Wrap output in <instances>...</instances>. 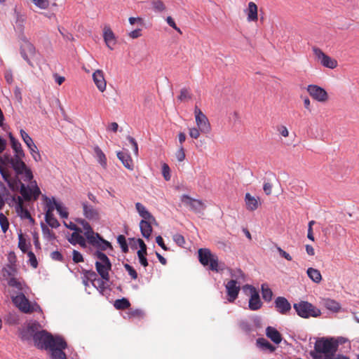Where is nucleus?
Segmentation results:
<instances>
[{"mask_svg":"<svg viewBox=\"0 0 359 359\" xmlns=\"http://www.w3.org/2000/svg\"><path fill=\"white\" fill-rule=\"evenodd\" d=\"M175 157L179 162H182L185 158V152L182 145H180L175 153Z\"/></svg>","mask_w":359,"mask_h":359,"instance_id":"052dcab7","label":"nucleus"},{"mask_svg":"<svg viewBox=\"0 0 359 359\" xmlns=\"http://www.w3.org/2000/svg\"><path fill=\"white\" fill-rule=\"evenodd\" d=\"M128 315L130 318H142L144 316V312L140 309L130 310Z\"/></svg>","mask_w":359,"mask_h":359,"instance_id":"3c124183","label":"nucleus"},{"mask_svg":"<svg viewBox=\"0 0 359 359\" xmlns=\"http://www.w3.org/2000/svg\"><path fill=\"white\" fill-rule=\"evenodd\" d=\"M173 241L179 245L182 246L185 243V240L183 236L177 233L173 236Z\"/></svg>","mask_w":359,"mask_h":359,"instance_id":"69168bd1","label":"nucleus"},{"mask_svg":"<svg viewBox=\"0 0 359 359\" xmlns=\"http://www.w3.org/2000/svg\"><path fill=\"white\" fill-rule=\"evenodd\" d=\"M78 222L82 225L83 230L85 231L84 234L88 241L89 243L91 245H95L97 243V239L100 238V235L98 233H95L92 227L83 219H80L78 220Z\"/></svg>","mask_w":359,"mask_h":359,"instance_id":"f3484780","label":"nucleus"},{"mask_svg":"<svg viewBox=\"0 0 359 359\" xmlns=\"http://www.w3.org/2000/svg\"><path fill=\"white\" fill-rule=\"evenodd\" d=\"M308 276L316 283H319L322 280V276L319 270L310 267L307 269Z\"/></svg>","mask_w":359,"mask_h":359,"instance_id":"72a5a7b5","label":"nucleus"},{"mask_svg":"<svg viewBox=\"0 0 359 359\" xmlns=\"http://www.w3.org/2000/svg\"><path fill=\"white\" fill-rule=\"evenodd\" d=\"M124 268L128 272L132 279L136 280L137 278V273L132 266L128 264H124Z\"/></svg>","mask_w":359,"mask_h":359,"instance_id":"4d7b16f0","label":"nucleus"},{"mask_svg":"<svg viewBox=\"0 0 359 359\" xmlns=\"http://www.w3.org/2000/svg\"><path fill=\"white\" fill-rule=\"evenodd\" d=\"M275 306L278 312L285 315L291 310V304L287 299L283 297H278L275 300Z\"/></svg>","mask_w":359,"mask_h":359,"instance_id":"5701e85b","label":"nucleus"},{"mask_svg":"<svg viewBox=\"0 0 359 359\" xmlns=\"http://www.w3.org/2000/svg\"><path fill=\"white\" fill-rule=\"evenodd\" d=\"M135 208L139 215L143 219H148L149 221H155L154 217L147 210L144 205L140 203H136Z\"/></svg>","mask_w":359,"mask_h":359,"instance_id":"7c9ffc66","label":"nucleus"},{"mask_svg":"<svg viewBox=\"0 0 359 359\" xmlns=\"http://www.w3.org/2000/svg\"><path fill=\"white\" fill-rule=\"evenodd\" d=\"M243 289H248L250 290V298L249 299V309L252 311H257L262 306V303L260 300L259 294L256 289L249 285L244 286Z\"/></svg>","mask_w":359,"mask_h":359,"instance_id":"2eb2a0df","label":"nucleus"},{"mask_svg":"<svg viewBox=\"0 0 359 359\" xmlns=\"http://www.w3.org/2000/svg\"><path fill=\"white\" fill-rule=\"evenodd\" d=\"M28 149H29L30 154L35 161L39 162L41 161V156L35 144H34V147H29Z\"/></svg>","mask_w":359,"mask_h":359,"instance_id":"a18cd8bd","label":"nucleus"},{"mask_svg":"<svg viewBox=\"0 0 359 359\" xmlns=\"http://www.w3.org/2000/svg\"><path fill=\"white\" fill-rule=\"evenodd\" d=\"M93 150L97 161L102 168H105L107 164L105 154L98 146H95Z\"/></svg>","mask_w":359,"mask_h":359,"instance_id":"473e14b6","label":"nucleus"},{"mask_svg":"<svg viewBox=\"0 0 359 359\" xmlns=\"http://www.w3.org/2000/svg\"><path fill=\"white\" fill-rule=\"evenodd\" d=\"M266 336L275 344H278L282 341V337L280 332L273 327H268L266 330Z\"/></svg>","mask_w":359,"mask_h":359,"instance_id":"c85d7f7f","label":"nucleus"},{"mask_svg":"<svg viewBox=\"0 0 359 359\" xmlns=\"http://www.w3.org/2000/svg\"><path fill=\"white\" fill-rule=\"evenodd\" d=\"M12 301L13 304L25 313H32L41 310L40 306L37 304H32L22 293L13 297Z\"/></svg>","mask_w":359,"mask_h":359,"instance_id":"0eeeda50","label":"nucleus"},{"mask_svg":"<svg viewBox=\"0 0 359 359\" xmlns=\"http://www.w3.org/2000/svg\"><path fill=\"white\" fill-rule=\"evenodd\" d=\"M4 161L0 162V173L5 180V182L10 183L11 181V176L9 170L4 166Z\"/></svg>","mask_w":359,"mask_h":359,"instance_id":"58836bf2","label":"nucleus"},{"mask_svg":"<svg viewBox=\"0 0 359 359\" xmlns=\"http://www.w3.org/2000/svg\"><path fill=\"white\" fill-rule=\"evenodd\" d=\"M23 158L13 156V157L8 158V162L17 175H20L24 181L29 182L33 179L32 172L23 161Z\"/></svg>","mask_w":359,"mask_h":359,"instance_id":"20e7f679","label":"nucleus"},{"mask_svg":"<svg viewBox=\"0 0 359 359\" xmlns=\"http://www.w3.org/2000/svg\"><path fill=\"white\" fill-rule=\"evenodd\" d=\"M258 8L255 3L250 1L247 9L245 11L247 14V19L249 22H256L258 20Z\"/></svg>","mask_w":359,"mask_h":359,"instance_id":"a878e982","label":"nucleus"},{"mask_svg":"<svg viewBox=\"0 0 359 359\" xmlns=\"http://www.w3.org/2000/svg\"><path fill=\"white\" fill-rule=\"evenodd\" d=\"M103 37L107 46L111 49H114V46L116 43L115 35L110 27H104Z\"/></svg>","mask_w":359,"mask_h":359,"instance_id":"393cba45","label":"nucleus"},{"mask_svg":"<svg viewBox=\"0 0 359 359\" xmlns=\"http://www.w3.org/2000/svg\"><path fill=\"white\" fill-rule=\"evenodd\" d=\"M257 345L264 349H268L270 352H273L276 349L271 344H270L266 339L264 338L258 339L257 341Z\"/></svg>","mask_w":359,"mask_h":359,"instance_id":"4c0bfd02","label":"nucleus"},{"mask_svg":"<svg viewBox=\"0 0 359 359\" xmlns=\"http://www.w3.org/2000/svg\"><path fill=\"white\" fill-rule=\"evenodd\" d=\"M25 21V17L23 15L20 14L19 13H16V21L15 23L17 26L20 27L21 29L23 28V24Z\"/></svg>","mask_w":359,"mask_h":359,"instance_id":"0e129e2a","label":"nucleus"},{"mask_svg":"<svg viewBox=\"0 0 359 359\" xmlns=\"http://www.w3.org/2000/svg\"><path fill=\"white\" fill-rule=\"evenodd\" d=\"M150 3L156 12H163L166 9L165 5L161 0H151Z\"/></svg>","mask_w":359,"mask_h":359,"instance_id":"ea45409f","label":"nucleus"},{"mask_svg":"<svg viewBox=\"0 0 359 359\" xmlns=\"http://www.w3.org/2000/svg\"><path fill=\"white\" fill-rule=\"evenodd\" d=\"M54 206L52 204L51 200L47 202V210L45 214V220L47 224L52 228H57L60 223L53 215Z\"/></svg>","mask_w":359,"mask_h":359,"instance_id":"6ab92c4d","label":"nucleus"},{"mask_svg":"<svg viewBox=\"0 0 359 359\" xmlns=\"http://www.w3.org/2000/svg\"><path fill=\"white\" fill-rule=\"evenodd\" d=\"M95 255L100 260L99 262L97 261L95 262V268L97 273L102 279L105 280L106 281H109V271L111 270V264L109 261V259L104 253L102 252L97 251L95 253Z\"/></svg>","mask_w":359,"mask_h":359,"instance_id":"423d86ee","label":"nucleus"},{"mask_svg":"<svg viewBox=\"0 0 359 359\" xmlns=\"http://www.w3.org/2000/svg\"><path fill=\"white\" fill-rule=\"evenodd\" d=\"M227 293V299L229 302H233L238 297L241 290L240 283L236 280H230L225 284Z\"/></svg>","mask_w":359,"mask_h":359,"instance_id":"dca6fc26","label":"nucleus"},{"mask_svg":"<svg viewBox=\"0 0 359 359\" xmlns=\"http://www.w3.org/2000/svg\"><path fill=\"white\" fill-rule=\"evenodd\" d=\"M293 307L297 315L303 318H309L310 317L316 318L321 314L320 309L308 302L302 301L299 303H296L294 304Z\"/></svg>","mask_w":359,"mask_h":359,"instance_id":"39448f33","label":"nucleus"},{"mask_svg":"<svg viewBox=\"0 0 359 359\" xmlns=\"http://www.w3.org/2000/svg\"><path fill=\"white\" fill-rule=\"evenodd\" d=\"M201 133V130L198 127H193L189 129V136L193 139H198L200 137Z\"/></svg>","mask_w":359,"mask_h":359,"instance_id":"bf43d9fd","label":"nucleus"},{"mask_svg":"<svg viewBox=\"0 0 359 359\" xmlns=\"http://www.w3.org/2000/svg\"><path fill=\"white\" fill-rule=\"evenodd\" d=\"M67 347V342L65 341V344L60 346L57 343H55L53 347L48 350L50 351L51 359H67V355L63 351Z\"/></svg>","mask_w":359,"mask_h":359,"instance_id":"4be33fe9","label":"nucleus"},{"mask_svg":"<svg viewBox=\"0 0 359 359\" xmlns=\"http://www.w3.org/2000/svg\"><path fill=\"white\" fill-rule=\"evenodd\" d=\"M192 94L188 88H184L180 90V95L177 97V99L180 102H186L191 100Z\"/></svg>","mask_w":359,"mask_h":359,"instance_id":"e433bc0d","label":"nucleus"},{"mask_svg":"<svg viewBox=\"0 0 359 359\" xmlns=\"http://www.w3.org/2000/svg\"><path fill=\"white\" fill-rule=\"evenodd\" d=\"M231 276L233 278V280H236L237 282L240 279L244 280V273L241 269L231 270Z\"/></svg>","mask_w":359,"mask_h":359,"instance_id":"603ef678","label":"nucleus"},{"mask_svg":"<svg viewBox=\"0 0 359 359\" xmlns=\"http://www.w3.org/2000/svg\"><path fill=\"white\" fill-rule=\"evenodd\" d=\"M8 137L11 141V147L15 153L14 156L25 157V154L20 142L14 137L11 133L8 134Z\"/></svg>","mask_w":359,"mask_h":359,"instance_id":"bb28decb","label":"nucleus"},{"mask_svg":"<svg viewBox=\"0 0 359 359\" xmlns=\"http://www.w3.org/2000/svg\"><path fill=\"white\" fill-rule=\"evenodd\" d=\"M114 306L118 310H124L130 306V303L128 299L123 297L115 300Z\"/></svg>","mask_w":359,"mask_h":359,"instance_id":"f704fd0d","label":"nucleus"},{"mask_svg":"<svg viewBox=\"0 0 359 359\" xmlns=\"http://www.w3.org/2000/svg\"><path fill=\"white\" fill-rule=\"evenodd\" d=\"M151 222L152 221H149L148 219H142L140 222L141 233L146 238H149L152 232Z\"/></svg>","mask_w":359,"mask_h":359,"instance_id":"c756f323","label":"nucleus"},{"mask_svg":"<svg viewBox=\"0 0 359 359\" xmlns=\"http://www.w3.org/2000/svg\"><path fill=\"white\" fill-rule=\"evenodd\" d=\"M72 260L74 263H79L83 262V255L77 250H74L72 252Z\"/></svg>","mask_w":359,"mask_h":359,"instance_id":"680f3d73","label":"nucleus"},{"mask_svg":"<svg viewBox=\"0 0 359 359\" xmlns=\"http://www.w3.org/2000/svg\"><path fill=\"white\" fill-rule=\"evenodd\" d=\"M262 297L263 299L266 301L269 302L272 299L273 292L268 287L267 285H262Z\"/></svg>","mask_w":359,"mask_h":359,"instance_id":"a19ab883","label":"nucleus"},{"mask_svg":"<svg viewBox=\"0 0 359 359\" xmlns=\"http://www.w3.org/2000/svg\"><path fill=\"white\" fill-rule=\"evenodd\" d=\"M306 90L313 100L319 102L324 103L329 100L327 91L318 85L310 84L307 86Z\"/></svg>","mask_w":359,"mask_h":359,"instance_id":"f8f14e48","label":"nucleus"},{"mask_svg":"<svg viewBox=\"0 0 359 359\" xmlns=\"http://www.w3.org/2000/svg\"><path fill=\"white\" fill-rule=\"evenodd\" d=\"M194 116L196 124L201 129V133H210L212 130L210 121L206 115L203 113L197 105L194 107Z\"/></svg>","mask_w":359,"mask_h":359,"instance_id":"1a4fd4ad","label":"nucleus"},{"mask_svg":"<svg viewBox=\"0 0 359 359\" xmlns=\"http://www.w3.org/2000/svg\"><path fill=\"white\" fill-rule=\"evenodd\" d=\"M32 2L37 7L41 9H46L49 6L48 0H31Z\"/></svg>","mask_w":359,"mask_h":359,"instance_id":"6e6d98bb","label":"nucleus"},{"mask_svg":"<svg viewBox=\"0 0 359 359\" xmlns=\"http://www.w3.org/2000/svg\"><path fill=\"white\" fill-rule=\"evenodd\" d=\"M245 203L247 210L250 211H255L261 205L259 197H255L250 193H246L245 196Z\"/></svg>","mask_w":359,"mask_h":359,"instance_id":"b1692460","label":"nucleus"},{"mask_svg":"<svg viewBox=\"0 0 359 359\" xmlns=\"http://www.w3.org/2000/svg\"><path fill=\"white\" fill-rule=\"evenodd\" d=\"M33 341L35 346L45 350H48L50 347H53L55 343H57L60 346L65 344V339L62 337L60 336L53 337L46 330L38 331L34 335Z\"/></svg>","mask_w":359,"mask_h":359,"instance_id":"f03ea898","label":"nucleus"},{"mask_svg":"<svg viewBox=\"0 0 359 359\" xmlns=\"http://www.w3.org/2000/svg\"><path fill=\"white\" fill-rule=\"evenodd\" d=\"M82 273L83 274H86L87 279L90 280V282L92 283V285H95V282L98 278L97 273L95 271L83 269Z\"/></svg>","mask_w":359,"mask_h":359,"instance_id":"c03bdc74","label":"nucleus"},{"mask_svg":"<svg viewBox=\"0 0 359 359\" xmlns=\"http://www.w3.org/2000/svg\"><path fill=\"white\" fill-rule=\"evenodd\" d=\"M81 232H73L69 238V242L72 245L79 244L81 247L86 248V243L84 237L80 234Z\"/></svg>","mask_w":359,"mask_h":359,"instance_id":"2f4dec72","label":"nucleus"},{"mask_svg":"<svg viewBox=\"0 0 359 359\" xmlns=\"http://www.w3.org/2000/svg\"><path fill=\"white\" fill-rule=\"evenodd\" d=\"M313 53L316 58L320 62V64L327 68L334 69L337 67L338 62L335 59L332 58L326 55L320 48L314 46L312 48Z\"/></svg>","mask_w":359,"mask_h":359,"instance_id":"9d476101","label":"nucleus"},{"mask_svg":"<svg viewBox=\"0 0 359 359\" xmlns=\"http://www.w3.org/2000/svg\"><path fill=\"white\" fill-rule=\"evenodd\" d=\"M180 200L185 206L196 213H203L206 208L202 201L193 198L187 194L182 195Z\"/></svg>","mask_w":359,"mask_h":359,"instance_id":"ddd939ff","label":"nucleus"},{"mask_svg":"<svg viewBox=\"0 0 359 359\" xmlns=\"http://www.w3.org/2000/svg\"><path fill=\"white\" fill-rule=\"evenodd\" d=\"M326 308L333 311H338L341 309V306L338 302L334 300L328 299L325 302Z\"/></svg>","mask_w":359,"mask_h":359,"instance_id":"37998d69","label":"nucleus"},{"mask_svg":"<svg viewBox=\"0 0 359 359\" xmlns=\"http://www.w3.org/2000/svg\"><path fill=\"white\" fill-rule=\"evenodd\" d=\"M8 284L11 287H13L19 290L21 289V284L15 278H11L8 280Z\"/></svg>","mask_w":359,"mask_h":359,"instance_id":"338daca9","label":"nucleus"},{"mask_svg":"<svg viewBox=\"0 0 359 359\" xmlns=\"http://www.w3.org/2000/svg\"><path fill=\"white\" fill-rule=\"evenodd\" d=\"M18 248L21 250L22 252H26L27 251V245L26 242V239L22 235V233L18 234Z\"/></svg>","mask_w":359,"mask_h":359,"instance_id":"09e8293b","label":"nucleus"},{"mask_svg":"<svg viewBox=\"0 0 359 359\" xmlns=\"http://www.w3.org/2000/svg\"><path fill=\"white\" fill-rule=\"evenodd\" d=\"M20 53L22 58L28 63V65L33 67L34 65L31 59L36 55V49L34 45L28 40L24 39L20 43Z\"/></svg>","mask_w":359,"mask_h":359,"instance_id":"9b49d317","label":"nucleus"},{"mask_svg":"<svg viewBox=\"0 0 359 359\" xmlns=\"http://www.w3.org/2000/svg\"><path fill=\"white\" fill-rule=\"evenodd\" d=\"M97 239V243L94 246H97L100 248L102 250H105L108 248H111V245L109 242L104 240L100 236V238Z\"/></svg>","mask_w":359,"mask_h":359,"instance_id":"de8ad7c7","label":"nucleus"},{"mask_svg":"<svg viewBox=\"0 0 359 359\" xmlns=\"http://www.w3.org/2000/svg\"><path fill=\"white\" fill-rule=\"evenodd\" d=\"M0 226L4 233H6L9 228L8 218L3 213H0Z\"/></svg>","mask_w":359,"mask_h":359,"instance_id":"49530a36","label":"nucleus"},{"mask_svg":"<svg viewBox=\"0 0 359 359\" xmlns=\"http://www.w3.org/2000/svg\"><path fill=\"white\" fill-rule=\"evenodd\" d=\"M117 157L127 169L130 170H133V161L132 160V158L128 153L123 151H118L117 152Z\"/></svg>","mask_w":359,"mask_h":359,"instance_id":"cd10ccee","label":"nucleus"},{"mask_svg":"<svg viewBox=\"0 0 359 359\" xmlns=\"http://www.w3.org/2000/svg\"><path fill=\"white\" fill-rule=\"evenodd\" d=\"M40 325L38 323H29L19 330V337L22 341L34 339V335L38 332Z\"/></svg>","mask_w":359,"mask_h":359,"instance_id":"4468645a","label":"nucleus"},{"mask_svg":"<svg viewBox=\"0 0 359 359\" xmlns=\"http://www.w3.org/2000/svg\"><path fill=\"white\" fill-rule=\"evenodd\" d=\"M13 200H17L16 203V211L19 216L22 219H28L31 222H34V220L32 217L30 212L24 207L23 199L21 196H18L17 198L13 196Z\"/></svg>","mask_w":359,"mask_h":359,"instance_id":"aec40b11","label":"nucleus"},{"mask_svg":"<svg viewBox=\"0 0 359 359\" xmlns=\"http://www.w3.org/2000/svg\"><path fill=\"white\" fill-rule=\"evenodd\" d=\"M276 249L282 257L285 258L287 261H291L292 259V256L281 248L277 247Z\"/></svg>","mask_w":359,"mask_h":359,"instance_id":"774afa93","label":"nucleus"},{"mask_svg":"<svg viewBox=\"0 0 359 359\" xmlns=\"http://www.w3.org/2000/svg\"><path fill=\"white\" fill-rule=\"evenodd\" d=\"M117 241L120 245L123 252H127L128 251V246L126 242V237L123 235H119L117 237Z\"/></svg>","mask_w":359,"mask_h":359,"instance_id":"8fccbe9b","label":"nucleus"},{"mask_svg":"<svg viewBox=\"0 0 359 359\" xmlns=\"http://www.w3.org/2000/svg\"><path fill=\"white\" fill-rule=\"evenodd\" d=\"M81 206L83 208V214L86 219L93 221H96L100 219L99 211L93 205L89 204L87 201H82Z\"/></svg>","mask_w":359,"mask_h":359,"instance_id":"a211bd4d","label":"nucleus"},{"mask_svg":"<svg viewBox=\"0 0 359 359\" xmlns=\"http://www.w3.org/2000/svg\"><path fill=\"white\" fill-rule=\"evenodd\" d=\"M20 193L24 200L29 201L31 200H37L41 194V191L35 181L32 182L30 185L26 186L21 183Z\"/></svg>","mask_w":359,"mask_h":359,"instance_id":"6e6552de","label":"nucleus"},{"mask_svg":"<svg viewBox=\"0 0 359 359\" xmlns=\"http://www.w3.org/2000/svg\"><path fill=\"white\" fill-rule=\"evenodd\" d=\"M162 175L166 181H169L170 180V169L168 164L163 163L162 165Z\"/></svg>","mask_w":359,"mask_h":359,"instance_id":"864d4df0","label":"nucleus"},{"mask_svg":"<svg viewBox=\"0 0 359 359\" xmlns=\"http://www.w3.org/2000/svg\"><path fill=\"white\" fill-rule=\"evenodd\" d=\"M104 281H106V280L102 279V278H97L96 282H95V285H93L96 289H97L99 290V292L101 294H103V292L105 290V283H104Z\"/></svg>","mask_w":359,"mask_h":359,"instance_id":"5fc2aeb1","label":"nucleus"},{"mask_svg":"<svg viewBox=\"0 0 359 359\" xmlns=\"http://www.w3.org/2000/svg\"><path fill=\"white\" fill-rule=\"evenodd\" d=\"M198 259L202 265L208 266L212 271L218 272L224 269L223 266L219 264L218 257L208 248H201L198 251Z\"/></svg>","mask_w":359,"mask_h":359,"instance_id":"7ed1b4c3","label":"nucleus"},{"mask_svg":"<svg viewBox=\"0 0 359 359\" xmlns=\"http://www.w3.org/2000/svg\"><path fill=\"white\" fill-rule=\"evenodd\" d=\"M27 256L29 257V262L30 265L36 269L38 266V262L34 253L32 251L27 252Z\"/></svg>","mask_w":359,"mask_h":359,"instance_id":"13d9d810","label":"nucleus"},{"mask_svg":"<svg viewBox=\"0 0 359 359\" xmlns=\"http://www.w3.org/2000/svg\"><path fill=\"white\" fill-rule=\"evenodd\" d=\"M20 133L22 139L23 140V141L25 143V144L27 145V147L28 148L31 147H34V143L32 138L22 129L20 130Z\"/></svg>","mask_w":359,"mask_h":359,"instance_id":"79ce46f5","label":"nucleus"},{"mask_svg":"<svg viewBox=\"0 0 359 359\" xmlns=\"http://www.w3.org/2000/svg\"><path fill=\"white\" fill-rule=\"evenodd\" d=\"M337 347L338 342L333 339L321 338L316 341L314 350L310 352V355L313 359H323V353L334 355Z\"/></svg>","mask_w":359,"mask_h":359,"instance_id":"f257e3e1","label":"nucleus"},{"mask_svg":"<svg viewBox=\"0 0 359 359\" xmlns=\"http://www.w3.org/2000/svg\"><path fill=\"white\" fill-rule=\"evenodd\" d=\"M166 22L171 27H172L174 29H175L178 33H180V34H182V32L181 31V29L177 26L176 23L175 22L174 20L172 19V17L170 16H168L166 18Z\"/></svg>","mask_w":359,"mask_h":359,"instance_id":"e2e57ef3","label":"nucleus"},{"mask_svg":"<svg viewBox=\"0 0 359 359\" xmlns=\"http://www.w3.org/2000/svg\"><path fill=\"white\" fill-rule=\"evenodd\" d=\"M93 80L100 92H104L107 88V82L104 79V72L101 69L95 70L93 74Z\"/></svg>","mask_w":359,"mask_h":359,"instance_id":"412c9836","label":"nucleus"},{"mask_svg":"<svg viewBox=\"0 0 359 359\" xmlns=\"http://www.w3.org/2000/svg\"><path fill=\"white\" fill-rule=\"evenodd\" d=\"M52 204L54 206V209L55 208L59 215L62 218H67L69 213L67 209L61 205V204L58 203L54 198L51 200Z\"/></svg>","mask_w":359,"mask_h":359,"instance_id":"c9c22d12","label":"nucleus"}]
</instances>
